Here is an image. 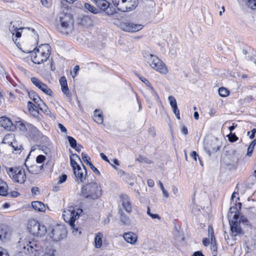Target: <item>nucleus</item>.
<instances>
[{"instance_id": "nucleus-1", "label": "nucleus", "mask_w": 256, "mask_h": 256, "mask_svg": "<svg viewBox=\"0 0 256 256\" xmlns=\"http://www.w3.org/2000/svg\"><path fill=\"white\" fill-rule=\"evenodd\" d=\"M62 8V12L60 14V24L56 26L57 30L64 34L68 35L70 30V24H73V18L70 14L68 6H64Z\"/></svg>"}, {"instance_id": "nucleus-2", "label": "nucleus", "mask_w": 256, "mask_h": 256, "mask_svg": "<svg viewBox=\"0 0 256 256\" xmlns=\"http://www.w3.org/2000/svg\"><path fill=\"white\" fill-rule=\"evenodd\" d=\"M81 196L88 200H95L102 196V188L96 182L88 180L81 190Z\"/></svg>"}, {"instance_id": "nucleus-3", "label": "nucleus", "mask_w": 256, "mask_h": 256, "mask_svg": "<svg viewBox=\"0 0 256 256\" xmlns=\"http://www.w3.org/2000/svg\"><path fill=\"white\" fill-rule=\"evenodd\" d=\"M150 67L162 74H166L168 68L164 62L156 56L146 53L144 56Z\"/></svg>"}, {"instance_id": "nucleus-4", "label": "nucleus", "mask_w": 256, "mask_h": 256, "mask_svg": "<svg viewBox=\"0 0 256 256\" xmlns=\"http://www.w3.org/2000/svg\"><path fill=\"white\" fill-rule=\"evenodd\" d=\"M82 212V210L80 208L77 209L76 211L74 210H68L67 216L64 215V220L66 222H68L72 230V232L74 235L79 236L81 234L82 232L78 227L76 226L74 224V222L78 219L80 214Z\"/></svg>"}, {"instance_id": "nucleus-5", "label": "nucleus", "mask_w": 256, "mask_h": 256, "mask_svg": "<svg viewBox=\"0 0 256 256\" xmlns=\"http://www.w3.org/2000/svg\"><path fill=\"white\" fill-rule=\"evenodd\" d=\"M114 6L122 12H130L134 10L138 5V0H112Z\"/></svg>"}, {"instance_id": "nucleus-6", "label": "nucleus", "mask_w": 256, "mask_h": 256, "mask_svg": "<svg viewBox=\"0 0 256 256\" xmlns=\"http://www.w3.org/2000/svg\"><path fill=\"white\" fill-rule=\"evenodd\" d=\"M28 228L32 234L36 236H43L47 232V229L45 226L40 224L37 220H34L28 222Z\"/></svg>"}, {"instance_id": "nucleus-7", "label": "nucleus", "mask_w": 256, "mask_h": 256, "mask_svg": "<svg viewBox=\"0 0 256 256\" xmlns=\"http://www.w3.org/2000/svg\"><path fill=\"white\" fill-rule=\"evenodd\" d=\"M7 172L14 182L22 184L26 180L25 171L22 168H10L7 170Z\"/></svg>"}, {"instance_id": "nucleus-8", "label": "nucleus", "mask_w": 256, "mask_h": 256, "mask_svg": "<svg viewBox=\"0 0 256 256\" xmlns=\"http://www.w3.org/2000/svg\"><path fill=\"white\" fill-rule=\"evenodd\" d=\"M23 248L26 250L24 252L31 256H38L42 252V246L35 241H26Z\"/></svg>"}, {"instance_id": "nucleus-9", "label": "nucleus", "mask_w": 256, "mask_h": 256, "mask_svg": "<svg viewBox=\"0 0 256 256\" xmlns=\"http://www.w3.org/2000/svg\"><path fill=\"white\" fill-rule=\"evenodd\" d=\"M238 216L235 215L234 216H232V220L229 221L230 230L234 236L244 234L240 226V222H238Z\"/></svg>"}, {"instance_id": "nucleus-10", "label": "nucleus", "mask_w": 256, "mask_h": 256, "mask_svg": "<svg viewBox=\"0 0 256 256\" xmlns=\"http://www.w3.org/2000/svg\"><path fill=\"white\" fill-rule=\"evenodd\" d=\"M26 136L33 142H38L40 140V136H42L40 132L34 126L31 124L28 127V130L26 133Z\"/></svg>"}, {"instance_id": "nucleus-11", "label": "nucleus", "mask_w": 256, "mask_h": 256, "mask_svg": "<svg viewBox=\"0 0 256 256\" xmlns=\"http://www.w3.org/2000/svg\"><path fill=\"white\" fill-rule=\"evenodd\" d=\"M30 80L36 87L41 90L44 93L50 96L52 95V92L51 89L38 78L36 77H32L30 78Z\"/></svg>"}, {"instance_id": "nucleus-12", "label": "nucleus", "mask_w": 256, "mask_h": 256, "mask_svg": "<svg viewBox=\"0 0 256 256\" xmlns=\"http://www.w3.org/2000/svg\"><path fill=\"white\" fill-rule=\"evenodd\" d=\"M120 28L126 32H134L142 29L143 26L130 22H123L120 24Z\"/></svg>"}, {"instance_id": "nucleus-13", "label": "nucleus", "mask_w": 256, "mask_h": 256, "mask_svg": "<svg viewBox=\"0 0 256 256\" xmlns=\"http://www.w3.org/2000/svg\"><path fill=\"white\" fill-rule=\"evenodd\" d=\"M96 6L105 12L108 16H111L114 14L115 10L110 8V3L106 0H96Z\"/></svg>"}, {"instance_id": "nucleus-14", "label": "nucleus", "mask_w": 256, "mask_h": 256, "mask_svg": "<svg viewBox=\"0 0 256 256\" xmlns=\"http://www.w3.org/2000/svg\"><path fill=\"white\" fill-rule=\"evenodd\" d=\"M83 170L80 166H78V168H76V172H74V174L76 178V180L78 182L84 183L86 180L87 172L86 166L82 164Z\"/></svg>"}, {"instance_id": "nucleus-15", "label": "nucleus", "mask_w": 256, "mask_h": 256, "mask_svg": "<svg viewBox=\"0 0 256 256\" xmlns=\"http://www.w3.org/2000/svg\"><path fill=\"white\" fill-rule=\"evenodd\" d=\"M18 24H17V22H11L9 25L10 31L11 32L13 36L15 34V36L12 38V40L17 46V38H20L22 36L21 32H20V30H21L23 28L22 27L18 28Z\"/></svg>"}, {"instance_id": "nucleus-16", "label": "nucleus", "mask_w": 256, "mask_h": 256, "mask_svg": "<svg viewBox=\"0 0 256 256\" xmlns=\"http://www.w3.org/2000/svg\"><path fill=\"white\" fill-rule=\"evenodd\" d=\"M34 51V56H32V61L36 64H40L46 62L49 58L46 56H45L44 54L40 52L38 50Z\"/></svg>"}, {"instance_id": "nucleus-17", "label": "nucleus", "mask_w": 256, "mask_h": 256, "mask_svg": "<svg viewBox=\"0 0 256 256\" xmlns=\"http://www.w3.org/2000/svg\"><path fill=\"white\" fill-rule=\"evenodd\" d=\"M238 161V158L233 155L228 156L224 160L225 165L229 170H234L236 169V164Z\"/></svg>"}, {"instance_id": "nucleus-18", "label": "nucleus", "mask_w": 256, "mask_h": 256, "mask_svg": "<svg viewBox=\"0 0 256 256\" xmlns=\"http://www.w3.org/2000/svg\"><path fill=\"white\" fill-rule=\"evenodd\" d=\"M120 201L124 209L128 213L132 211V205L130 198L125 194H122L120 196Z\"/></svg>"}, {"instance_id": "nucleus-19", "label": "nucleus", "mask_w": 256, "mask_h": 256, "mask_svg": "<svg viewBox=\"0 0 256 256\" xmlns=\"http://www.w3.org/2000/svg\"><path fill=\"white\" fill-rule=\"evenodd\" d=\"M82 158L84 162L88 166H90L92 170L96 174L100 176V171L92 164L90 162V156L82 152Z\"/></svg>"}, {"instance_id": "nucleus-20", "label": "nucleus", "mask_w": 256, "mask_h": 256, "mask_svg": "<svg viewBox=\"0 0 256 256\" xmlns=\"http://www.w3.org/2000/svg\"><path fill=\"white\" fill-rule=\"evenodd\" d=\"M38 50L40 52H42L48 58L50 57L51 54V47L50 46L47 44H40L38 48H36L34 50Z\"/></svg>"}, {"instance_id": "nucleus-21", "label": "nucleus", "mask_w": 256, "mask_h": 256, "mask_svg": "<svg viewBox=\"0 0 256 256\" xmlns=\"http://www.w3.org/2000/svg\"><path fill=\"white\" fill-rule=\"evenodd\" d=\"M0 126L6 130H11L12 128L13 127V124L10 118L6 116H2L0 118Z\"/></svg>"}, {"instance_id": "nucleus-22", "label": "nucleus", "mask_w": 256, "mask_h": 256, "mask_svg": "<svg viewBox=\"0 0 256 256\" xmlns=\"http://www.w3.org/2000/svg\"><path fill=\"white\" fill-rule=\"evenodd\" d=\"M123 236L126 241L131 244H134L137 240L136 235L133 232L125 233Z\"/></svg>"}, {"instance_id": "nucleus-23", "label": "nucleus", "mask_w": 256, "mask_h": 256, "mask_svg": "<svg viewBox=\"0 0 256 256\" xmlns=\"http://www.w3.org/2000/svg\"><path fill=\"white\" fill-rule=\"evenodd\" d=\"M62 92L66 96L69 95L70 91L67 84V80L65 76H62L60 79Z\"/></svg>"}, {"instance_id": "nucleus-24", "label": "nucleus", "mask_w": 256, "mask_h": 256, "mask_svg": "<svg viewBox=\"0 0 256 256\" xmlns=\"http://www.w3.org/2000/svg\"><path fill=\"white\" fill-rule=\"evenodd\" d=\"M28 108L30 112L34 116H36L39 114L38 106L36 104H34L30 101L28 102Z\"/></svg>"}, {"instance_id": "nucleus-25", "label": "nucleus", "mask_w": 256, "mask_h": 256, "mask_svg": "<svg viewBox=\"0 0 256 256\" xmlns=\"http://www.w3.org/2000/svg\"><path fill=\"white\" fill-rule=\"evenodd\" d=\"M118 214L120 216V222L124 225L129 226L130 224V220L128 216L122 210V209L118 210Z\"/></svg>"}, {"instance_id": "nucleus-26", "label": "nucleus", "mask_w": 256, "mask_h": 256, "mask_svg": "<svg viewBox=\"0 0 256 256\" xmlns=\"http://www.w3.org/2000/svg\"><path fill=\"white\" fill-rule=\"evenodd\" d=\"M32 207L36 210L38 212H44L45 206L44 204L38 201L33 202L32 204Z\"/></svg>"}, {"instance_id": "nucleus-27", "label": "nucleus", "mask_w": 256, "mask_h": 256, "mask_svg": "<svg viewBox=\"0 0 256 256\" xmlns=\"http://www.w3.org/2000/svg\"><path fill=\"white\" fill-rule=\"evenodd\" d=\"M28 96L30 98L34 101V102L38 105L42 100L38 96L37 94L34 91H30L28 92Z\"/></svg>"}, {"instance_id": "nucleus-28", "label": "nucleus", "mask_w": 256, "mask_h": 256, "mask_svg": "<svg viewBox=\"0 0 256 256\" xmlns=\"http://www.w3.org/2000/svg\"><path fill=\"white\" fill-rule=\"evenodd\" d=\"M30 125V124L25 123L24 121L20 120L16 122V126L20 130L26 132L28 130V127Z\"/></svg>"}, {"instance_id": "nucleus-29", "label": "nucleus", "mask_w": 256, "mask_h": 256, "mask_svg": "<svg viewBox=\"0 0 256 256\" xmlns=\"http://www.w3.org/2000/svg\"><path fill=\"white\" fill-rule=\"evenodd\" d=\"M94 120L98 124H102L104 121L103 116L100 110L96 109L94 111Z\"/></svg>"}, {"instance_id": "nucleus-30", "label": "nucleus", "mask_w": 256, "mask_h": 256, "mask_svg": "<svg viewBox=\"0 0 256 256\" xmlns=\"http://www.w3.org/2000/svg\"><path fill=\"white\" fill-rule=\"evenodd\" d=\"M8 186L6 183L0 179V196H6L7 195Z\"/></svg>"}, {"instance_id": "nucleus-31", "label": "nucleus", "mask_w": 256, "mask_h": 256, "mask_svg": "<svg viewBox=\"0 0 256 256\" xmlns=\"http://www.w3.org/2000/svg\"><path fill=\"white\" fill-rule=\"evenodd\" d=\"M219 149L220 146L216 144V142H213L210 146L205 148V150L209 156H210L212 153L216 152Z\"/></svg>"}, {"instance_id": "nucleus-32", "label": "nucleus", "mask_w": 256, "mask_h": 256, "mask_svg": "<svg viewBox=\"0 0 256 256\" xmlns=\"http://www.w3.org/2000/svg\"><path fill=\"white\" fill-rule=\"evenodd\" d=\"M103 234L102 232H98L94 238V246L96 248H100L102 246V238Z\"/></svg>"}, {"instance_id": "nucleus-33", "label": "nucleus", "mask_w": 256, "mask_h": 256, "mask_svg": "<svg viewBox=\"0 0 256 256\" xmlns=\"http://www.w3.org/2000/svg\"><path fill=\"white\" fill-rule=\"evenodd\" d=\"M38 106L39 110H40L45 114L48 115L50 112V110L48 106L46 104L43 102V100L42 102H40V104H38Z\"/></svg>"}, {"instance_id": "nucleus-34", "label": "nucleus", "mask_w": 256, "mask_h": 256, "mask_svg": "<svg viewBox=\"0 0 256 256\" xmlns=\"http://www.w3.org/2000/svg\"><path fill=\"white\" fill-rule=\"evenodd\" d=\"M8 232V228L6 226H0V240L5 238Z\"/></svg>"}, {"instance_id": "nucleus-35", "label": "nucleus", "mask_w": 256, "mask_h": 256, "mask_svg": "<svg viewBox=\"0 0 256 256\" xmlns=\"http://www.w3.org/2000/svg\"><path fill=\"white\" fill-rule=\"evenodd\" d=\"M84 7L86 10L94 14H97L100 12V10L96 8L88 3L85 4Z\"/></svg>"}, {"instance_id": "nucleus-36", "label": "nucleus", "mask_w": 256, "mask_h": 256, "mask_svg": "<svg viewBox=\"0 0 256 256\" xmlns=\"http://www.w3.org/2000/svg\"><path fill=\"white\" fill-rule=\"evenodd\" d=\"M256 140L255 139V140H253L250 142V145L248 148L246 155L248 156H252L253 150H254V147L256 146Z\"/></svg>"}, {"instance_id": "nucleus-37", "label": "nucleus", "mask_w": 256, "mask_h": 256, "mask_svg": "<svg viewBox=\"0 0 256 256\" xmlns=\"http://www.w3.org/2000/svg\"><path fill=\"white\" fill-rule=\"evenodd\" d=\"M246 6L252 10H256V0H244Z\"/></svg>"}, {"instance_id": "nucleus-38", "label": "nucleus", "mask_w": 256, "mask_h": 256, "mask_svg": "<svg viewBox=\"0 0 256 256\" xmlns=\"http://www.w3.org/2000/svg\"><path fill=\"white\" fill-rule=\"evenodd\" d=\"M136 160L139 162H144L148 164H150L152 162L151 160L148 158L146 157L142 156L141 155H139L138 158H136Z\"/></svg>"}, {"instance_id": "nucleus-39", "label": "nucleus", "mask_w": 256, "mask_h": 256, "mask_svg": "<svg viewBox=\"0 0 256 256\" xmlns=\"http://www.w3.org/2000/svg\"><path fill=\"white\" fill-rule=\"evenodd\" d=\"M218 94L222 97H226L229 94V90L226 88L222 87L218 88Z\"/></svg>"}, {"instance_id": "nucleus-40", "label": "nucleus", "mask_w": 256, "mask_h": 256, "mask_svg": "<svg viewBox=\"0 0 256 256\" xmlns=\"http://www.w3.org/2000/svg\"><path fill=\"white\" fill-rule=\"evenodd\" d=\"M232 213H234L233 216H234L235 215H236L238 216V218H239L240 213L236 207L232 206L230 208L228 216H229L230 214H232Z\"/></svg>"}, {"instance_id": "nucleus-41", "label": "nucleus", "mask_w": 256, "mask_h": 256, "mask_svg": "<svg viewBox=\"0 0 256 256\" xmlns=\"http://www.w3.org/2000/svg\"><path fill=\"white\" fill-rule=\"evenodd\" d=\"M43 145L50 146L51 144L49 138L46 136H44L42 133V136H40V140H39Z\"/></svg>"}, {"instance_id": "nucleus-42", "label": "nucleus", "mask_w": 256, "mask_h": 256, "mask_svg": "<svg viewBox=\"0 0 256 256\" xmlns=\"http://www.w3.org/2000/svg\"><path fill=\"white\" fill-rule=\"evenodd\" d=\"M67 139L69 142L70 146L72 148H76L77 145L76 140L71 136H67Z\"/></svg>"}, {"instance_id": "nucleus-43", "label": "nucleus", "mask_w": 256, "mask_h": 256, "mask_svg": "<svg viewBox=\"0 0 256 256\" xmlns=\"http://www.w3.org/2000/svg\"><path fill=\"white\" fill-rule=\"evenodd\" d=\"M70 164L72 168L73 172H76V168H78V166H80L72 156H70Z\"/></svg>"}, {"instance_id": "nucleus-44", "label": "nucleus", "mask_w": 256, "mask_h": 256, "mask_svg": "<svg viewBox=\"0 0 256 256\" xmlns=\"http://www.w3.org/2000/svg\"><path fill=\"white\" fill-rule=\"evenodd\" d=\"M52 146L42 145L40 146V148L46 154H49L51 152Z\"/></svg>"}, {"instance_id": "nucleus-45", "label": "nucleus", "mask_w": 256, "mask_h": 256, "mask_svg": "<svg viewBox=\"0 0 256 256\" xmlns=\"http://www.w3.org/2000/svg\"><path fill=\"white\" fill-rule=\"evenodd\" d=\"M208 233L210 236L212 242H216V238L214 235V231L212 227L210 226H208Z\"/></svg>"}, {"instance_id": "nucleus-46", "label": "nucleus", "mask_w": 256, "mask_h": 256, "mask_svg": "<svg viewBox=\"0 0 256 256\" xmlns=\"http://www.w3.org/2000/svg\"><path fill=\"white\" fill-rule=\"evenodd\" d=\"M168 100L170 101V105L172 106V108L178 106L176 100L174 96H169L168 98Z\"/></svg>"}, {"instance_id": "nucleus-47", "label": "nucleus", "mask_w": 256, "mask_h": 256, "mask_svg": "<svg viewBox=\"0 0 256 256\" xmlns=\"http://www.w3.org/2000/svg\"><path fill=\"white\" fill-rule=\"evenodd\" d=\"M36 168H38V166H34L30 168H28V172L32 174H38L39 173V170Z\"/></svg>"}, {"instance_id": "nucleus-48", "label": "nucleus", "mask_w": 256, "mask_h": 256, "mask_svg": "<svg viewBox=\"0 0 256 256\" xmlns=\"http://www.w3.org/2000/svg\"><path fill=\"white\" fill-rule=\"evenodd\" d=\"M238 222H240V223H242L246 225H248L250 223L247 218L243 216H239V219H238Z\"/></svg>"}, {"instance_id": "nucleus-49", "label": "nucleus", "mask_w": 256, "mask_h": 256, "mask_svg": "<svg viewBox=\"0 0 256 256\" xmlns=\"http://www.w3.org/2000/svg\"><path fill=\"white\" fill-rule=\"evenodd\" d=\"M228 137L229 141L230 142H235L238 140V137L235 134H233L232 132H230L228 134Z\"/></svg>"}, {"instance_id": "nucleus-50", "label": "nucleus", "mask_w": 256, "mask_h": 256, "mask_svg": "<svg viewBox=\"0 0 256 256\" xmlns=\"http://www.w3.org/2000/svg\"><path fill=\"white\" fill-rule=\"evenodd\" d=\"M10 144L12 147L13 150L16 152H18L19 150L20 151L22 148V146H21V145L18 146V144L16 143V142H11Z\"/></svg>"}, {"instance_id": "nucleus-51", "label": "nucleus", "mask_w": 256, "mask_h": 256, "mask_svg": "<svg viewBox=\"0 0 256 256\" xmlns=\"http://www.w3.org/2000/svg\"><path fill=\"white\" fill-rule=\"evenodd\" d=\"M147 214L150 216L152 219L158 218L160 219V216L158 214H153L150 212V208L148 207Z\"/></svg>"}, {"instance_id": "nucleus-52", "label": "nucleus", "mask_w": 256, "mask_h": 256, "mask_svg": "<svg viewBox=\"0 0 256 256\" xmlns=\"http://www.w3.org/2000/svg\"><path fill=\"white\" fill-rule=\"evenodd\" d=\"M54 250L52 248H46L43 256H54Z\"/></svg>"}, {"instance_id": "nucleus-53", "label": "nucleus", "mask_w": 256, "mask_h": 256, "mask_svg": "<svg viewBox=\"0 0 256 256\" xmlns=\"http://www.w3.org/2000/svg\"><path fill=\"white\" fill-rule=\"evenodd\" d=\"M46 160V156L42 154L38 155L36 158V162L38 164H42Z\"/></svg>"}, {"instance_id": "nucleus-54", "label": "nucleus", "mask_w": 256, "mask_h": 256, "mask_svg": "<svg viewBox=\"0 0 256 256\" xmlns=\"http://www.w3.org/2000/svg\"><path fill=\"white\" fill-rule=\"evenodd\" d=\"M158 184L164 196L166 198H168V194L167 192V191L164 189L162 183L161 182L159 181Z\"/></svg>"}, {"instance_id": "nucleus-55", "label": "nucleus", "mask_w": 256, "mask_h": 256, "mask_svg": "<svg viewBox=\"0 0 256 256\" xmlns=\"http://www.w3.org/2000/svg\"><path fill=\"white\" fill-rule=\"evenodd\" d=\"M67 179V176L66 174H62L59 176L58 184H62L66 181Z\"/></svg>"}, {"instance_id": "nucleus-56", "label": "nucleus", "mask_w": 256, "mask_h": 256, "mask_svg": "<svg viewBox=\"0 0 256 256\" xmlns=\"http://www.w3.org/2000/svg\"><path fill=\"white\" fill-rule=\"evenodd\" d=\"M76 0H62V2H61L62 6V8H64V6H68L66 4H64V2L70 4H72Z\"/></svg>"}, {"instance_id": "nucleus-57", "label": "nucleus", "mask_w": 256, "mask_h": 256, "mask_svg": "<svg viewBox=\"0 0 256 256\" xmlns=\"http://www.w3.org/2000/svg\"><path fill=\"white\" fill-rule=\"evenodd\" d=\"M41 2L44 6L46 7L49 6L50 4V0H41Z\"/></svg>"}, {"instance_id": "nucleus-58", "label": "nucleus", "mask_w": 256, "mask_h": 256, "mask_svg": "<svg viewBox=\"0 0 256 256\" xmlns=\"http://www.w3.org/2000/svg\"><path fill=\"white\" fill-rule=\"evenodd\" d=\"M31 191L34 195H37L39 194V188L38 187H33Z\"/></svg>"}, {"instance_id": "nucleus-59", "label": "nucleus", "mask_w": 256, "mask_h": 256, "mask_svg": "<svg viewBox=\"0 0 256 256\" xmlns=\"http://www.w3.org/2000/svg\"><path fill=\"white\" fill-rule=\"evenodd\" d=\"M150 88V90L152 91V92L154 94V95L156 98L158 99V96L157 94V92L154 90V88L151 86L150 84V86H148Z\"/></svg>"}, {"instance_id": "nucleus-60", "label": "nucleus", "mask_w": 256, "mask_h": 256, "mask_svg": "<svg viewBox=\"0 0 256 256\" xmlns=\"http://www.w3.org/2000/svg\"><path fill=\"white\" fill-rule=\"evenodd\" d=\"M58 126L62 132L66 133V128L62 124L59 123L58 124Z\"/></svg>"}, {"instance_id": "nucleus-61", "label": "nucleus", "mask_w": 256, "mask_h": 256, "mask_svg": "<svg viewBox=\"0 0 256 256\" xmlns=\"http://www.w3.org/2000/svg\"><path fill=\"white\" fill-rule=\"evenodd\" d=\"M140 79L142 82L144 83L146 86H150V82L146 78L144 77H140Z\"/></svg>"}, {"instance_id": "nucleus-62", "label": "nucleus", "mask_w": 256, "mask_h": 256, "mask_svg": "<svg viewBox=\"0 0 256 256\" xmlns=\"http://www.w3.org/2000/svg\"><path fill=\"white\" fill-rule=\"evenodd\" d=\"M181 132L184 135H186L188 133V130L186 126H183L182 128Z\"/></svg>"}, {"instance_id": "nucleus-63", "label": "nucleus", "mask_w": 256, "mask_h": 256, "mask_svg": "<svg viewBox=\"0 0 256 256\" xmlns=\"http://www.w3.org/2000/svg\"><path fill=\"white\" fill-rule=\"evenodd\" d=\"M253 100V98L252 96H248L244 98V101L246 102H250Z\"/></svg>"}, {"instance_id": "nucleus-64", "label": "nucleus", "mask_w": 256, "mask_h": 256, "mask_svg": "<svg viewBox=\"0 0 256 256\" xmlns=\"http://www.w3.org/2000/svg\"><path fill=\"white\" fill-rule=\"evenodd\" d=\"M192 256H205L201 251H196L193 253Z\"/></svg>"}]
</instances>
